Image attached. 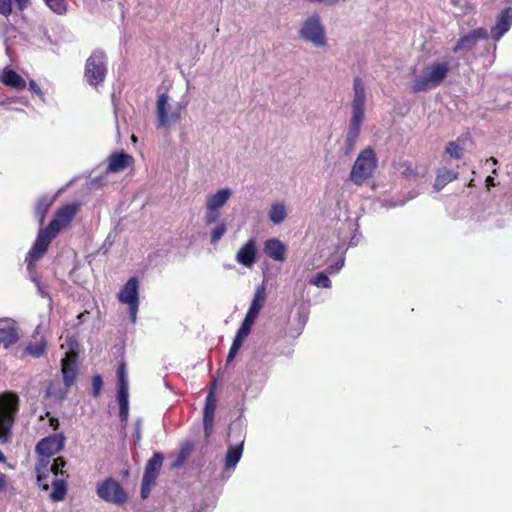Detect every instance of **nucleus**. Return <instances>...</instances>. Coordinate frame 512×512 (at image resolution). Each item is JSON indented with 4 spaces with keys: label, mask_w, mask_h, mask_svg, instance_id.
Returning a JSON list of instances; mask_svg holds the SVG:
<instances>
[{
    "label": "nucleus",
    "mask_w": 512,
    "mask_h": 512,
    "mask_svg": "<svg viewBox=\"0 0 512 512\" xmlns=\"http://www.w3.org/2000/svg\"><path fill=\"white\" fill-rule=\"evenodd\" d=\"M450 72V65L446 61H434L427 64L419 77L412 80L409 90L413 94L425 92L440 86Z\"/></svg>",
    "instance_id": "obj_1"
},
{
    "label": "nucleus",
    "mask_w": 512,
    "mask_h": 512,
    "mask_svg": "<svg viewBox=\"0 0 512 512\" xmlns=\"http://www.w3.org/2000/svg\"><path fill=\"white\" fill-rule=\"evenodd\" d=\"M19 412V397L6 391L0 394V444H6L11 438V429Z\"/></svg>",
    "instance_id": "obj_2"
},
{
    "label": "nucleus",
    "mask_w": 512,
    "mask_h": 512,
    "mask_svg": "<svg viewBox=\"0 0 512 512\" xmlns=\"http://www.w3.org/2000/svg\"><path fill=\"white\" fill-rule=\"evenodd\" d=\"M78 210L79 205L74 203L60 207L49 224L39 230L37 237L40 238V242L45 241L50 245L58 233L70 225Z\"/></svg>",
    "instance_id": "obj_3"
},
{
    "label": "nucleus",
    "mask_w": 512,
    "mask_h": 512,
    "mask_svg": "<svg viewBox=\"0 0 512 512\" xmlns=\"http://www.w3.org/2000/svg\"><path fill=\"white\" fill-rule=\"evenodd\" d=\"M376 167V154L371 147H367L357 156L350 172V180L354 184L361 186L372 177Z\"/></svg>",
    "instance_id": "obj_4"
},
{
    "label": "nucleus",
    "mask_w": 512,
    "mask_h": 512,
    "mask_svg": "<svg viewBox=\"0 0 512 512\" xmlns=\"http://www.w3.org/2000/svg\"><path fill=\"white\" fill-rule=\"evenodd\" d=\"M107 74L106 55L102 50H95L85 63L84 78L91 86L104 82Z\"/></svg>",
    "instance_id": "obj_5"
},
{
    "label": "nucleus",
    "mask_w": 512,
    "mask_h": 512,
    "mask_svg": "<svg viewBox=\"0 0 512 512\" xmlns=\"http://www.w3.org/2000/svg\"><path fill=\"white\" fill-rule=\"evenodd\" d=\"M97 495L102 500L119 506L128 500V495L121 484L111 477L98 484Z\"/></svg>",
    "instance_id": "obj_6"
},
{
    "label": "nucleus",
    "mask_w": 512,
    "mask_h": 512,
    "mask_svg": "<svg viewBox=\"0 0 512 512\" xmlns=\"http://www.w3.org/2000/svg\"><path fill=\"white\" fill-rule=\"evenodd\" d=\"M117 298L119 302L127 304L129 317L132 323H135L139 308V281L136 277H131L119 291Z\"/></svg>",
    "instance_id": "obj_7"
},
{
    "label": "nucleus",
    "mask_w": 512,
    "mask_h": 512,
    "mask_svg": "<svg viewBox=\"0 0 512 512\" xmlns=\"http://www.w3.org/2000/svg\"><path fill=\"white\" fill-rule=\"evenodd\" d=\"M300 36L316 47L326 45L324 28L321 25L320 16L318 14L312 15L304 21L300 30Z\"/></svg>",
    "instance_id": "obj_8"
},
{
    "label": "nucleus",
    "mask_w": 512,
    "mask_h": 512,
    "mask_svg": "<svg viewBox=\"0 0 512 512\" xmlns=\"http://www.w3.org/2000/svg\"><path fill=\"white\" fill-rule=\"evenodd\" d=\"M182 106L177 105L168 112V95L161 94L157 99V120L158 127H168L171 124L178 122L181 118Z\"/></svg>",
    "instance_id": "obj_9"
},
{
    "label": "nucleus",
    "mask_w": 512,
    "mask_h": 512,
    "mask_svg": "<svg viewBox=\"0 0 512 512\" xmlns=\"http://www.w3.org/2000/svg\"><path fill=\"white\" fill-rule=\"evenodd\" d=\"M65 436L62 433H56L41 439L35 447L39 456L52 457L60 452L65 445Z\"/></svg>",
    "instance_id": "obj_10"
},
{
    "label": "nucleus",
    "mask_w": 512,
    "mask_h": 512,
    "mask_svg": "<svg viewBox=\"0 0 512 512\" xmlns=\"http://www.w3.org/2000/svg\"><path fill=\"white\" fill-rule=\"evenodd\" d=\"M216 406L217 399L215 392L214 389H211L205 398L203 410V427L206 438H209L213 433Z\"/></svg>",
    "instance_id": "obj_11"
},
{
    "label": "nucleus",
    "mask_w": 512,
    "mask_h": 512,
    "mask_svg": "<svg viewBox=\"0 0 512 512\" xmlns=\"http://www.w3.org/2000/svg\"><path fill=\"white\" fill-rule=\"evenodd\" d=\"M488 37L489 35L485 28H476L467 35L459 38L453 48V52L457 53L459 51H471L476 46L478 40H486Z\"/></svg>",
    "instance_id": "obj_12"
},
{
    "label": "nucleus",
    "mask_w": 512,
    "mask_h": 512,
    "mask_svg": "<svg viewBox=\"0 0 512 512\" xmlns=\"http://www.w3.org/2000/svg\"><path fill=\"white\" fill-rule=\"evenodd\" d=\"M49 246L50 245L45 241L41 243L40 238L36 237L35 242L25 256V263L30 275L36 274L35 262L44 257L48 251Z\"/></svg>",
    "instance_id": "obj_13"
},
{
    "label": "nucleus",
    "mask_w": 512,
    "mask_h": 512,
    "mask_svg": "<svg viewBox=\"0 0 512 512\" xmlns=\"http://www.w3.org/2000/svg\"><path fill=\"white\" fill-rule=\"evenodd\" d=\"M512 26V7L504 9L497 18L496 24L491 28V38L499 41Z\"/></svg>",
    "instance_id": "obj_14"
},
{
    "label": "nucleus",
    "mask_w": 512,
    "mask_h": 512,
    "mask_svg": "<svg viewBox=\"0 0 512 512\" xmlns=\"http://www.w3.org/2000/svg\"><path fill=\"white\" fill-rule=\"evenodd\" d=\"M353 91L352 115L364 117L365 89L362 79L358 76L353 80Z\"/></svg>",
    "instance_id": "obj_15"
},
{
    "label": "nucleus",
    "mask_w": 512,
    "mask_h": 512,
    "mask_svg": "<svg viewBox=\"0 0 512 512\" xmlns=\"http://www.w3.org/2000/svg\"><path fill=\"white\" fill-rule=\"evenodd\" d=\"M37 484L43 489H49L48 478L53 474V467L50 457L39 456L36 463Z\"/></svg>",
    "instance_id": "obj_16"
},
{
    "label": "nucleus",
    "mask_w": 512,
    "mask_h": 512,
    "mask_svg": "<svg viewBox=\"0 0 512 512\" xmlns=\"http://www.w3.org/2000/svg\"><path fill=\"white\" fill-rule=\"evenodd\" d=\"M257 256V247L254 239L248 240L243 244L236 254L238 263L245 267H252Z\"/></svg>",
    "instance_id": "obj_17"
},
{
    "label": "nucleus",
    "mask_w": 512,
    "mask_h": 512,
    "mask_svg": "<svg viewBox=\"0 0 512 512\" xmlns=\"http://www.w3.org/2000/svg\"><path fill=\"white\" fill-rule=\"evenodd\" d=\"M107 170L112 173L124 171L134 163L133 157L125 152H114L109 156Z\"/></svg>",
    "instance_id": "obj_18"
},
{
    "label": "nucleus",
    "mask_w": 512,
    "mask_h": 512,
    "mask_svg": "<svg viewBox=\"0 0 512 512\" xmlns=\"http://www.w3.org/2000/svg\"><path fill=\"white\" fill-rule=\"evenodd\" d=\"M363 119L364 117L362 116H351L345 143V154L347 155L354 150L355 143L360 135Z\"/></svg>",
    "instance_id": "obj_19"
},
{
    "label": "nucleus",
    "mask_w": 512,
    "mask_h": 512,
    "mask_svg": "<svg viewBox=\"0 0 512 512\" xmlns=\"http://www.w3.org/2000/svg\"><path fill=\"white\" fill-rule=\"evenodd\" d=\"M266 301V291L264 285L256 288L250 307L245 315L246 318L256 321L261 309Z\"/></svg>",
    "instance_id": "obj_20"
},
{
    "label": "nucleus",
    "mask_w": 512,
    "mask_h": 512,
    "mask_svg": "<svg viewBox=\"0 0 512 512\" xmlns=\"http://www.w3.org/2000/svg\"><path fill=\"white\" fill-rule=\"evenodd\" d=\"M286 250V246L279 239L271 238L265 241L264 252L275 261L283 262L286 259Z\"/></svg>",
    "instance_id": "obj_21"
},
{
    "label": "nucleus",
    "mask_w": 512,
    "mask_h": 512,
    "mask_svg": "<svg viewBox=\"0 0 512 512\" xmlns=\"http://www.w3.org/2000/svg\"><path fill=\"white\" fill-rule=\"evenodd\" d=\"M0 81L7 87H11L15 90L21 91L26 87L25 79L12 69H6L3 71Z\"/></svg>",
    "instance_id": "obj_22"
},
{
    "label": "nucleus",
    "mask_w": 512,
    "mask_h": 512,
    "mask_svg": "<svg viewBox=\"0 0 512 512\" xmlns=\"http://www.w3.org/2000/svg\"><path fill=\"white\" fill-rule=\"evenodd\" d=\"M163 460V455L160 452H155L145 466L143 478L156 481L161 470Z\"/></svg>",
    "instance_id": "obj_23"
},
{
    "label": "nucleus",
    "mask_w": 512,
    "mask_h": 512,
    "mask_svg": "<svg viewBox=\"0 0 512 512\" xmlns=\"http://www.w3.org/2000/svg\"><path fill=\"white\" fill-rule=\"evenodd\" d=\"M61 372L64 381V386L70 388L77 379V367L74 360L65 358L61 363Z\"/></svg>",
    "instance_id": "obj_24"
},
{
    "label": "nucleus",
    "mask_w": 512,
    "mask_h": 512,
    "mask_svg": "<svg viewBox=\"0 0 512 512\" xmlns=\"http://www.w3.org/2000/svg\"><path fill=\"white\" fill-rule=\"evenodd\" d=\"M244 440L239 444L231 445L228 447L227 453L224 458L225 470L234 469L237 463L240 461L243 453Z\"/></svg>",
    "instance_id": "obj_25"
},
{
    "label": "nucleus",
    "mask_w": 512,
    "mask_h": 512,
    "mask_svg": "<svg viewBox=\"0 0 512 512\" xmlns=\"http://www.w3.org/2000/svg\"><path fill=\"white\" fill-rule=\"evenodd\" d=\"M231 196V191L227 188L217 191L215 194L208 197L206 202L207 210H218L226 204Z\"/></svg>",
    "instance_id": "obj_26"
},
{
    "label": "nucleus",
    "mask_w": 512,
    "mask_h": 512,
    "mask_svg": "<svg viewBox=\"0 0 512 512\" xmlns=\"http://www.w3.org/2000/svg\"><path fill=\"white\" fill-rule=\"evenodd\" d=\"M20 338L19 331L14 326L0 328V347L8 349L18 342Z\"/></svg>",
    "instance_id": "obj_27"
},
{
    "label": "nucleus",
    "mask_w": 512,
    "mask_h": 512,
    "mask_svg": "<svg viewBox=\"0 0 512 512\" xmlns=\"http://www.w3.org/2000/svg\"><path fill=\"white\" fill-rule=\"evenodd\" d=\"M459 176V173L453 170H449L447 168H441L437 170L436 179L434 183V189L436 191H440L443 189L448 183L456 180Z\"/></svg>",
    "instance_id": "obj_28"
},
{
    "label": "nucleus",
    "mask_w": 512,
    "mask_h": 512,
    "mask_svg": "<svg viewBox=\"0 0 512 512\" xmlns=\"http://www.w3.org/2000/svg\"><path fill=\"white\" fill-rule=\"evenodd\" d=\"M52 203L53 199L47 195H43L38 199L34 209V214L41 225L44 223V220L50 207L52 206Z\"/></svg>",
    "instance_id": "obj_29"
},
{
    "label": "nucleus",
    "mask_w": 512,
    "mask_h": 512,
    "mask_svg": "<svg viewBox=\"0 0 512 512\" xmlns=\"http://www.w3.org/2000/svg\"><path fill=\"white\" fill-rule=\"evenodd\" d=\"M67 392L68 388L62 385L58 379L52 380L47 385L46 397L53 398L54 400H62L65 398Z\"/></svg>",
    "instance_id": "obj_30"
},
{
    "label": "nucleus",
    "mask_w": 512,
    "mask_h": 512,
    "mask_svg": "<svg viewBox=\"0 0 512 512\" xmlns=\"http://www.w3.org/2000/svg\"><path fill=\"white\" fill-rule=\"evenodd\" d=\"M51 485L52 492L50 493V498L56 502L63 500L67 494L66 480L64 478L54 479Z\"/></svg>",
    "instance_id": "obj_31"
},
{
    "label": "nucleus",
    "mask_w": 512,
    "mask_h": 512,
    "mask_svg": "<svg viewBox=\"0 0 512 512\" xmlns=\"http://www.w3.org/2000/svg\"><path fill=\"white\" fill-rule=\"evenodd\" d=\"M287 216L286 207L283 203H275L271 206L269 211V219L274 224L282 223Z\"/></svg>",
    "instance_id": "obj_32"
},
{
    "label": "nucleus",
    "mask_w": 512,
    "mask_h": 512,
    "mask_svg": "<svg viewBox=\"0 0 512 512\" xmlns=\"http://www.w3.org/2000/svg\"><path fill=\"white\" fill-rule=\"evenodd\" d=\"M46 349H47V343L44 339H41L40 341L30 342L27 345L25 351L29 355L38 358L45 354Z\"/></svg>",
    "instance_id": "obj_33"
},
{
    "label": "nucleus",
    "mask_w": 512,
    "mask_h": 512,
    "mask_svg": "<svg viewBox=\"0 0 512 512\" xmlns=\"http://www.w3.org/2000/svg\"><path fill=\"white\" fill-rule=\"evenodd\" d=\"M395 169L400 172V174L407 178L412 179L417 176L416 169L413 167L411 162L408 161H399L394 165Z\"/></svg>",
    "instance_id": "obj_34"
},
{
    "label": "nucleus",
    "mask_w": 512,
    "mask_h": 512,
    "mask_svg": "<svg viewBox=\"0 0 512 512\" xmlns=\"http://www.w3.org/2000/svg\"><path fill=\"white\" fill-rule=\"evenodd\" d=\"M462 140L458 138L456 141L448 142L446 146V153L450 155L451 158L461 159L463 156V147L460 145Z\"/></svg>",
    "instance_id": "obj_35"
},
{
    "label": "nucleus",
    "mask_w": 512,
    "mask_h": 512,
    "mask_svg": "<svg viewBox=\"0 0 512 512\" xmlns=\"http://www.w3.org/2000/svg\"><path fill=\"white\" fill-rule=\"evenodd\" d=\"M310 284L319 288H330L331 280L324 272L316 273L311 279Z\"/></svg>",
    "instance_id": "obj_36"
},
{
    "label": "nucleus",
    "mask_w": 512,
    "mask_h": 512,
    "mask_svg": "<svg viewBox=\"0 0 512 512\" xmlns=\"http://www.w3.org/2000/svg\"><path fill=\"white\" fill-rule=\"evenodd\" d=\"M45 4L55 13L62 15L67 11L66 0H44Z\"/></svg>",
    "instance_id": "obj_37"
},
{
    "label": "nucleus",
    "mask_w": 512,
    "mask_h": 512,
    "mask_svg": "<svg viewBox=\"0 0 512 512\" xmlns=\"http://www.w3.org/2000/svg\"><path fill=\"white\" fill-rule=\"evenodd\" d=\"M67 462L66 460L59 456L57 458L54 459L53 463H52V467H53V475L55 476H62V477H68V474L63 470L64 467L66 466Z\"/></svg>",
    "instance_id": "obj_38"
},
{
    "label": "nucleus",
    "mask_w": 512,
    "mask_h": 512,
    "mask_svg": "<svg viewBox=\"0 0 512 512\" xmlns=\"http://www.w3.org/2000/svg\"><path fill=\"white\" fill-rule=\"evenodd\" d=\"M244 338L235 335V338L233 339L232 345L230 347L228 356H227V362H230L234 359L240 348L242 347V344L244 342Z\"/></svg>",
    "instance_id": "obj_39"
},
{
    "label": "nucleus",
    "mask_w": 512,
    "mask_h": 512,
    "mask_svg": "<svg viewBox=\"0 0 512 512\" xmlns=\"http://www.w3.org/2000/svg\"><path fill=\"white\" fill-rule=\"evenodd\" d=\"M227 231V225L224 222L219 223L211 232L210 242L216 244Z\"/></svg>",
    "instance_id": "obj_40"
},
{
    "label": "nucleus",
    "mask_w": 512,
    "mask_h": 512,
    "mask_svg": "<svg viewBox=\"0 0 512 512\" xmlns=\"http://www.w3.org/2000/svg\"><path fill=\"white\" fill-rule=\"evenodd\" d=\"M117 379V387L128 386L126 363L124 361L120 362L117 368Z\"/></svg>",
    "instance_id": "obj_41"
},
{
    "label": "nucleus",
    "mask_w": 512,
    "mask_h": 512,
    "mask_svg": "<svg viewBox=\"0 0 512 512\" xmlns=\"http://www.w3.org/2000/svg\"><path fill=\"white\" fill-rule=\"evenodd\" d=\"M254 322L255 321L245 317L241 326L237 330L236 335L246 339L247 336L250 334V331H251V328H252Z\"/></svg>",
    "instance_id": "obj_42"
},
{
    "label": "nucleus",
    "mask_w": 512,
    "mask_h": 512,
    "mask_svg": "<svg viewBox=\"0 0 512 512\" xmlns=\"http://www.w3.org/2000/svg\"><path fill=\"white\" fill-rule=\"evenodd\" d=\"M103 388V379L102 376L96 374L92 377V395L93 397H98L101 394Z\"/></svg>",
    "instance_id": "obj_43"
},
{
    "label": "nucleus",
    "mask_w": 512,
    "mask_h": 512,
    "mask_svg": "<svg viewBox=\"0 0 512 512\" xmlns=\"http://www.w3.org/2000/svg\"><path fill=\"white\" fill-rule=\"evenodd\" d=\"M154 484H155V481H152V480L146 479V478H142L141 497L143 499L148 498V496L151 492V488L154 486Z\"/></svg>",
    "instance_id": "obj_44"
},
{
    "label": "nucleus",
    "mask_w": 512,
    "mask_h": 512,
    "mask_svg": "<svg viewBox=\"0 0 512 512\" xmlns=\"http://www.w3.org/2000/svg\"><path fill=\"white\" fill-rule=\"evenodd\" d=\"M128 386L117 387V400L119 405L129 404Z\"/></svg>",
    "instance_id": "obj_45"
},
{
    "label": "nucleus",
    "mask_w": 512,
    "mask_h": 512,
    "mask_svg": "<svg viewBox=\"0 0 512 512\" xmlns=\"http://www.w3.org/2000/svg\"><path fill=\"white\" fill-rule=\"evenodd\" d=\"M12 13L11 0H0V14L9 16Z\"/></svg>",
    "instance_id": "obj_46"
},
{
    "label": "nucleus",
    "mask_w": 512,
    "mask_h": 512,
    "mask_svg": "<svg viewBox=\"0 0 512 512\" xmlns=\"http://www.w3.org/2000/svg\"><path fill=\"white\" fill-rule=\"evenodd\" d=\"M219 217L218 210H207V214L205 216V223L206 225H210L217 221Z\"/></svg>",
    "instance_id": "obj_47"
},
{
    "label": "nucleus",
    "mask_w": 512,
    "mask_h": 512,
    "mask_svg": "<svg viewBox=\"0 0 512 512\" xmlns=\"http://www.w3.org/2000/svg\"><path fill=\"white\" fill-rule=\"evenodd\" d=\"M129 404L119 405V417L121 421H126L128 418Z\"/></svg>",
    "instance_id": "obj_48"
},
{
    "label": "nucleus",
    "mask_w": 512,
    "mask_h": 512,
    "mask_svg": "<svg viewBox=\"0 0 512 512\" xmlns=\"http://www.w3.org/2000/svg\"><path fill=\"white\" fill-rule=\"evenodd\" d=\"M29 90L31 92H33L34 94H36V95H39V96L43 95L39 85L34 80H30V82H29Z\"/></svg>",
    "instance_id": "obj_49"
},
{
    "label": "nucleus",
    "mask_w": 512,
    "mask_h": 512,
    "mask_svg": "<svg viewBox=\"0 0 512 512\" xmlns=\"http://www.w3.org/2000/svg\"><path fill=\"white\" fill-rule=\"evenodd\" d=\"M7 487V476L0 472V492L4 491Z\"/></svg>",
    "instance_id": "obj_50"
},
{
    "label": "nucleus",
    "mask_w": 512,
    "mask_h": 512,
    "mask_svg": "<svg viewBox=\"0 0 512 512\" xmlns=\"http://www.w3.org/2000/svg\"><path fill=\"white\" fill-rule=\"evenodd\" d=\"M49 425L54 429L57 430L59 427V420L56 417H50L49 418Z\"/></svg>",
    "instance_id": "obj_51"
},
{
    "label": "nucleus",
    "mask_w": 512,
    "mask_h": 512,
    "mask_svg": "<svg viewBox=\"0 0 512 512\" xmlns=\"http://www.w3.org/2000/svg\"><path fill=\"white\" fill-rule=\"evenodd\" d=\"M19 10H24L28 4V0H15Z\"/></svg>",
    "instance_id": "obj_52"
},
{
    "label": "nucleus",
    "mask_w": 512,
    "mask_h": 512,
    "mask_svg": "<svg viewBox=\"0 0 512 512\" xmlns=\"http://www.w3.org/2000/svg\"><path fill=\"white\" fill-rule=\"evenodd\" d=\"M343 266V261L329 267L331 273L338 272Z\"/></svg>",
    "instance_id": "obj_53"
},
{
    "label": "nucleus",
    "mask_w": 512,
    "mask_h": 512,
    "mask_svg": "<svg viewBox=\"0 0 512 512\" xmlns=\"http://www.w3.org/2000/svg\"><path fill=\"white\" fill-rule=\"evenodd\" d=\"M486 183H487V186H494L495 185L494 178L491 176H488L486 179Z\"/></svg>",
    "instance_id": "obj_54"
},
{
    "label": "nucleus",
    "mask_w": 512,
    "mask_h": 512,
    "mask_svg": "<svg viewBox=\"0 0 512 512\" xmlns=\"http://www.w3.org/2000/svg\"><path fill=\"white\" fill-rule=\"evenodd\" d=\"M487 162H490L492 165L498 164V160L495 157H490L489 159H487Z\"/></svg>",
    "instance_id": "obj_55"
},
{
    "label": "nucleus",
    "mask_w": 512,
    "mask_h": 512,
    "mask_svg": "<svg viewBox=\"0 0 512 512\" xmlns=\"http://www.w3.org/2000/svg\"><path fill=\"white\" fill-rule=\"evenodd\" d=\"M5 461H6V457H5V455L3 454V452H2V451H0V463L5 462Z\"/></svg>",
    "instance_id": "obj_56"
},
{
    "label": "nucleus",
    "mask_w": 512,
    "mask_h": 512,
    "mask_svg": "<svg viewBox=\"0 0 512 512\" xmlns=\"http://www.w3.org/2000/svg\"><path fill=\"white\" fill-rule=\"evenodd\" d=\"M493 174L497 175V170L496 169H493L492 171Z\"/></svg>",
    "instance_id": "obj_57"
}]
</instances>
